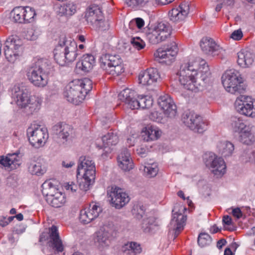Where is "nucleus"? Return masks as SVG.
Instances as JSON below:
<instances>
[{
    "label": "nucleus",
    "instance_id": "obj_42",
    "mask_svg": "<svg viewBox=\"0 0 255 255\" xmlns=\"http://www.w3.org/2000/svg\"><path fill=\"white\" fill-rule=\"evenodd\" d=\"M64 42L60 43L57 45L54 50V57L56 62L59 65H62L64 59H63V46Z\"/></svg>",
    "mask_w": 255,
    "mask_h": 255
},
{
    "label": "nucleus",
    "instance_id": "obj_57",
    "mask_svg": "<svg viewBox=\"0 0 255 255\" xmlns=\"http://www.w3.org/2000/svg\"><path fill=\"white\" fill-rule=\"evenodd\" d=\"M149 118L151 120L157 123L162 122L163 118L162 114L157 111L151 112L149 115Z\"/></svg>",
    "mask_w": 255,
    "mask_h": 255
},
{
    "label": "nucleus",
    "instance_id": "obj_16",
    "mask_svg": "<svg viewBox=\"0 0 255 255\" xmlns=\"http://www.w3.org/2000/svg\"><path fill=\"white\" fill-rule=\"evenodd\" d=\"M159 78V73L157 69L154 68H150L141 71L138 76L139 84L143 86L153 85Z\"/></svg>",
    "mask_w": 255,
    "mask_h": 255
},
{
    "label": "nucleus",
    "instance_id": "obj_26",
    "mask_svg": "<svg viewBox=\"0 0 255 255\" xmlns=\"http://www.w3.org/2000/svg\"><path fill=\"white\" fill-rule=\"evenodd\" d=\"M161 131L158 128L153 125H147L142 131V137L145 141H151L158 139Z\"/></svg>",
    "mask_w": 255,
    "mask_h": 255
},
{
    "label": "nucleus",
    "instance_id": "obj_2",
    "mask_svg": "<svg viewBox=\"0 0 255 255\" xmlns=\"http://www.w3.org/2000/svg\"><path fill=\"white\" fill-rule=\"evenodd\" d=\"M92 88V81L89 78L73 80L66 86L65 98L68 102L78 105L85 99Z\"/></svg>",
    "mask_w": 255,
    "mask_h": 255
},
{
    "label": "nucleus",
    "instance_id": "obj_33",
    "mask_svg": "<svg viewBox=\"0 0 255 255\" xmlns=\"http://www.w3.org/2000/svg\"><path fill=\"white\" fill-rule=\"evenodd\" d=\"M217 149L219 154L226 157L232 155L234 150V145L228 141H220L217 144Z\"/></svg>",
    "mask_w": 255,
    "mask_h": 255
},
{
    "label": "nucleus",
    "instance_id": "obj_4",
    "mask_svg": "<svg viewBox=\"0 0 255 255\" xmlns=\"http://www.w3.org/2000/svg\"><path fill=\"white\" fill-rule=\"evenodd\" d=\"M243 82L240 72L234 69L226 71L222 76V83L225 89L231 94L243 92L246 89Z\"/></svg>",
    "mask_w": 255,
    "mask_h": 255
},
{
    "label": "nucleus",
    "instance_id": "obj_25",
    "mask_svg": "<svg viewBox=\"0 0 255 255\" xmlns=\"http://www.w3.org/2000/svg\"><path fill=\"white\" fill-rule=\"evenodd\" d=\"M173 217L171 221V225L175 227V236L177 237L180 232L183 230L187 220L186 216L181 213H178L175 208L173 210Z\"/></svg>",
    "mask_w": 255,
    "mask_h": 255
},
{
    "label": "nucleus",
    "instance_id": "obj_32",
    "mask_svg": "<svg viewBox=\"0 0 255 255\" xmlns=\"http://www.w3.org/2000/svg\"><path fill=\"white\" fill-rule=\"evenodd\" d=\"M28 170L33 175L40 176L44 174L47 170L45 162L42 159H37L32 161L28 167Z\"/></svg>",
    "mask_w": 255,
    "mask_h": 255
},
{
    "label": "nucleus",
    "instance_id": "obj_20",
    "mask_svg": "<svg viewBox=\"0 0 255 255\" xmlns=\"http://www.w3.org/2000/svg\"><path fill=\"white\" fill-rule=\"evenodd\" d=\"M110 196L113 206L117 209L122 208L129 201L128 194L119 187L112 188Z\"/></svg>",
    "mask_w": 255,
    "mask_h": 255
},
{
    "label": "nucleus",
    "instance_id": "obj_59",
    "mask_svg": "<svg viewBox=\"0 0 255 255\" xmlns=\"http://www.w3.org/2000/svg\"><path fill=\"white\" fill-rule=\"evenodd\" d=\"M136 24L137 27L138 28H142L144 25V21L141 18H136L132 20L129 23V26L131 24Z\"/></svg>",
    "mask_w": 255,
    "mask_h": 255
},
{
    "label": "nucleus",
    "instance_id": "obj_17",
    "mask_svg": "<svg viewBox=\"0 0 255 255\" xmlns=\"http://www.w3.org/2000/svg\"><path fill=\"white\" fill-rule=\"evenodd\" d=\"M158 104L164 114L167 117L172 118L176 116V106L169 95L160 96L158 99Z\"/></svg>",
    "mask_w": 255,
    "mask_h": 255
},
{
    "label": "nucleus",
    "instance_id": "obj_21",
    "mask_svg": "<svg viewBox=\"0 0 255 255\" xmlns=\"http://www.w3.org/2000/svg\"><path fill=\"white\" fill-rule=\"evenodd\" d=\"M200 47L204 53L213 56L218 55L223 51L213 39L209 37H203L201 39Z\"/></svg>",
    "mask_w": 255,
    "mask_h": 255
},
{
    "label": "nucleus",
    "instance_id": "obj_8",
    "mask_svg": "<svg viewBox=\"0 0 255 255\" xmlns=\"http://www.w3.org/2000/svg\"><path fill=\"white\" fill-rule=\"evenodd\" d=\"M41 62L38 61L35 65L27 68L26 75L28 81L34 86L43 88L47 85L48 79Z\"/></svg>",
    "mask_w": 255,
    "mask_h": 255
},
{
    "label": "nucleus",
    "instance_id": "obj_19",
    "mask_svg": "<svg viewBox=\"0 0 255 255\" xmlns=\"http://www.w3.org/2000/svg\"><path fill=\"white\" fill-rule=\"evenodd\" d=\"M48 234L47 240L48 246L55 252H62L63 251V243L57 227L52 225L48 229Z\"/></svg>",
    "mask_w": 255,
    "mask_h": 255
},
{
    "label": "nucleus",
    "instance_id": "obj_63",
    "mask_svg": "<svg viewBox=\"0 0 255 255\" xmlns=\"http://www.w3.org/2000/svg\"><path fill=\"white\" fill-rule=\"evenodd\" d=\"M223 223L226 225H230L232 224V219L229 216H224L223 219Z\"/></svg>",
    "mask_w": 255,
    "mask_h": 255
},
{
    "label": "nucleus",
    "instance_id": "obj_50",
    "mask_svg": "<svg viewBox=\"0 0 255 255\" xmlns=\"http://www.w3.org/2000/svg\"><path fill=\"white\" fill-rule=\"evenodd\" d=\"M150 0H124L125 3L129 7L136 8L147 4Z\"/></svg>",
    "mask_w": 255,
    "mask_h": 255
},
{
    "label": "nucleus",
    "instance_id": "obj_51",
    "mask_svg": "<svg viewBox=\"0 0 255 255\" xmlns=\"http://www.w3.org/2000/svg\"><path fill=\"white\" fill-rule=\"evenodd\" d=\"M158 171V169L156 163L148 164L144 167V171L150 177L155 176Z\"/></svg>",
    "mask_w": 255,
    "mask_h": 255
},
{
    "label": "nucleus",
    "instance_id": "obj_56",
    "mask_svg": "<svg viewBox=\"0 0 255 255\" xmlns=\"http://www.w3.org/2000/svg\"><path fill=\"white\" fill-rule=\"evenodd\" d=\"M129 108L132 110L139 109V102L138 96L137 98L133 97L131 100H129V102L127 104Z\"/></svg>",
    "mask_w": 255,
    "mask_h": 255
},
{
    "label": "nucleus",
    "instance_id": "obj_15",
    "mask_svg": "<svg viewBox=\"0 0 255 255\" xmlns=\"http://www.w3.org/2000/svg\"><path fill=\"white\" fill-rule=\"evenodd\" d=\"M30 97L28 90L23 87H21L16 85L11 89V97L19 107L22 108L27 107Z\"/></svg>",
    "mask_w": 255,
    "mask_h": 255
},
{
    "label": "nucleus",
    "instance_id": "obj_35",
    "mask_svg": "<svg viewBox=\"0 0 255 255\" xmlns=\"http://www.w3.org/2000/svg\"><path fill=\"white\" fill-rule=\"evenodd\" d=\"M103 144L98 145L100 148L110 147V146L116 145L119 142V137L113 132H108L102 137Z\"/></svg>",
    "mask_w": 255,
    "mask_h": 255
},
{
    "label": "nucleus",
    "instance_id": "obj_54",
    "mask_svg": "<svg viewBox=\"0 0 255 255\" xmlns=\"http://www.w3.org/2000/svg\"><path fill=\"white\" fill-rule=\"evenodd\" d=\"M131 43L138 50L144 48L145 46V42L139 37L132 38L131 40Z\"/></svg>",
    "mask_w": 255,
    "mask_h": 255
},
{
    "label": "nucleus",
    "instance_id": "obj_36",
    "mask_svg": "<svg viewBox=\"0 0 255 255\" xmlns=\"http://www.w3.org/2000/svg\"><path fill=\"white\" fill-rule=\"evenodd\" d=\"M162 41L166 40L171 34V28L167 23L160 22L156 27Z\"/></svg>",
    "mask_w": 255,
    "mask_h": 255
},
{
    "label": "nucleus",
    "instance_id": "obj_43",
    "mask_svg": "<svg viewBox=\"0 0 255 255\" xmlns=\"http://www.w3.org/2000/svg\"><path fill=\"white\" fill-rule=\"evenodd\" d=\"M24 23H29L34 20L36 12L34 8L30 6H24Z\"/></svg>",
    "mask_w": 255,
    "mask_h": 255
},
{
    "label": "nucleus",
    "instance_id": "obj_14",
    "mask_svg": "<svg viewBox=\"0 0 255 255\" xmlns=\"http://www.w3.org/2000/svg\"><path fill=\"white\" fill-rule=\"evenodd\" d=\"M177 52V45L175 42H172L170 43V47L165 50L162 48L158 49L154 55L157 60L169 64L174 60Z\"/></svg>",
    "mask_w": 255,
    "mask_h": 255
},
{
    "label": "nucleus",
    "instance_id": "obj_47",
    "mask_svg": "<svg viewBox=\"0 0 255 255\" xmlns=\"http://www.w3.org/2000/svg\"><path fill=\"white\" fill-rule=\"evenodd\" d=\"M240 134V139L243 143L249 145L253 142L254 136L248 129L245 130Z\"/></svg>",
    "mask_w": 255,
    "mask_h": 255
},
{
    "label": "nucleus",
    "instance_id": "obj_30",
    "mask_svg": "<svg viewBox=\"0 0 255 255\" xmlns=\"http://www.w3.org/2000/svg\"><path fill=\"white\" fill-rule=\"evenodd\" d=\"M212 172L217 177H222L226 172V166L224 160L221 157H216L210 164Z\"/></svg>",
    "mask_w": 255,
    "mask_h": 255
},
{
    "label": "nucleus",
    "instance_id": "obj_23",
    "mask_svg": "<svg viewBox=\"0 0 255 255\" xmlns=\"http://www.w3.org/2000/svg\"><path fill=\"white\" fill-rule=\"evenodd\" d=\"M77 45L74 40H65V66L73 63L78 55Z\"/></svg>",
    "mask_w": 255,
    "mask_h": 255
},
{
    "label": "nucleus",
    "instance_id": "obj_12",
    "mask_svg": "<svg viewBox=\"0 0 255 255\" xmlns=\"http://www.w3.org/2000/svg\"><path fill=\"white\" fill-rule=\"evenodd\" d=\"M113 231V227L111 225H104L101 227L95 234V245L100 249L108 247Z\"/></svg>",
    "mask_w": 255,
    "mask_h": 255
},
{
    "label": "nucleus",
    "instance_id": "obj_64",
    "mask_svg": "<svg viewBox=\"0 0 255 255\" xmlns=\"http://www.w3.org/2000/svg\"><path fill=\"white\" fill-rule=\"evenodd\" d=\"M227 241L225 239H220L217 242V247L218 249H220L223 247V246L225 245Z\"/></svg>",
    "mask_w": 255,
    "mask_h": 255
},
{
    "label": "nucleus",
    "instance_id": "obj_24",
    "mask_svg": "<svg viewBox=\"0 0 255 255\" xmlns=\"http://www.w3.org/2000/svg\"><path fill=\"white\" fill-rule=\"evenodd\" d=\"M117 160L119 167L124 171H129L133 168V163L130 154L127 149H123L119 154Z\"/></svg>",
    "mask_w": 255,
    "mask_h": 255
},
{
    "label": "nucleus",
    "instance_id": "obj_29",
    "mask_svg": "<svg viewBox=\"0 0 255 255\" xmlns=\"http://www.w3.org/2000/svg\"><path fill=\"white\" fill-rule=\"evenodd\" d=\"M95 63L94 56L91 54H84L80 61L77 63L76 67L84 72L91 71Z\"/></svg>",
    "mask_w": 255,
    "mask_h": 255
},
{
    "label": "nucleus",
    "instance_id": "obj_31",
    "mask_svg": "<svg viewBox=\"0 0 255 255\" xmlns=\"http://www.w3.org/2000/svg\"><path fill=\"white\" fill-rule=\"evenodd\" d=\"M0 164L8 169L12 170L19 166L20 161L17 155L9 154L6 156L0 157Z\"/></svg>",
    "mask_w": 255,
    "mask_h": 255
},
{
    "label": "nucleus",
    "instance_id": "obj_10",
    "mask_svg": "<svg viewBox=\"0 0 255 255\" xmlns=\"http://www.w3.org/2000/svg\"><path fill=\"white\" fill-rule=\"evenodd\" d=\"M235 107L237 111L242 115L252 117L255 116V104L251 97L240 96L235 101Z\"/></svg>",
    "mask_w": 255,
    "mask_h": 255
},
{
    "label": "nucleus",
    "instance_id": "obj_13",
    "mask_svg": "<svg viewBox=\"0 0 255 255\" xmlns=\"http://www.w3.org/2000/svg\"><path fill=\"white\" fill-rule=\"evenodd\" d=\"M102 211V209L99 204L92 203L80 211L79 221L84 224H89L96 219Z\"/></svg>",
    "mask_w": 255,
    "mask_h": 255
},
{
    "label": "nucleus",
    "instance_id": "obj_22",
    "mask_svg": "<svg viewBox=\"0 0 255 255\" xmlns=\"http://www.w3.org/2000/svg\"><path fill=\"white\" fill-rule=\"evenodd\" d=\"M189 12V5L188 2H184L176 8H172L169 11V16L171 20L176 22L183 20Z\"/></svg>",
    "mask_w": 255,
    "mask_h": 255
},
{
    "label": "nucleus",
    "instance_id": "obj_27",
    "mask_svg": "<svg viewBox=\"0 0 255 255\" xmlns=\"http://www.w3.org/2000/svg\"><path fill=\"white\" fill-rule=\"evenodd\" d=\"M237 63L242 68H247L252 66L254 62V56L251 52L243 49L238 54Z\"/></svg>",
    "mask_w": 255,
    "mask_h": 255
},
{
    "label": "nucleus",
    "instance_id": "obj_7",
    "mask_svg": "<svg viewBox=\"0 0 255 255\" xmlns=\"http://www.w3.org/2000/svg\"><path fill=\"white\" fill-rule=\"evenodd\" d=\"M27 135L30 144L37 148L43 146L49 137L47 129L36 124L28 127Z\"/></svg>",
    "mask_w": 255,
    "mask_h": 255
},
{
    "label": "nucleus",
    "instance_id": "obj_39",
    "mask_svg": "<svg viewBox=\"0 0 255 255\" xmlns=\"http://www.w3.org/2000/svg\"><path fill=\"white\" fill-rule=\"evenodd\" d=\"M53 137L57 142L64 139V126L62 122H59L52 128Z\"/></svg>",
    "mask_w": 255,
    "mask_h": 255
},
{
    "label": "nucleus",
    "instance_id": "obj_41",
    "mask_svg": "<svg viewBox=\"0 0 255 255\" xmlns=\"http://www.w3.org/2000/svg\"><path fill=\"white\" fill-rule=\"evenodd\" d=\"M231 127L234 131L239 133H241L247 129L246 125L245 124L243 121L236 117H234L232 119Z\"/></svg>",
    "mask_w": 255,
    "mask_h": 255
},
{
    "label": "nucleus",
    "instance_id": "obj_5",
    "mask_svg": "<svg viewBox=\"0 0 255 255\" xmlns=\"http://www.w3.org/2000/svg\"><path fill=\"white\" fill-rule=\"evenodd\" d=\"M100 67L106 72L114 76H119L124 71L123 61L119 55L106 54L100 59Z\"/></svg>",
    "mask_w": 255,
    "mask_h": 255
},
{
    "label": "nucleus",
    "instance_id": "obj_18",
    "mask_svg": "<svg viewBox=\"0 0 255 255\" xmlns=\"http://www.w3.org/2000/svg\"><path fill=\"white\" fill-rule=\"evenodd\" d=\"M158 104L164 114L167 117L172 118L176 116V106L169 95L160 96L158 99Z\"/></svg>",
    "mask_w": 255,
    "mask_h": 255
},
{
    "label": "nucleus",
    "instance_id": "obj_1",
    "mask_svg": "<svg viewBox=\"0 0 255 255\" xmlns=\"http://www.w3.org/2000/svg\"><path fill=\"white\" fill-rule=\"evenodd\" d=\"M199 73L201 74L200 80L205 83L210 75L209 66L205 60L192 57L183 61L176 76L184 89L196 92L201 84L197 81Z\"/></svg>",
    "mask_w": 255,
    "mask_h": 255
},
{
    "label": "nucleus",
    "instance_id": "obj_6",
    "mask_svg": "<svg viewBox=\"0 0 255 255\" xmlns=\"http://www.w3.org/2000/svg\"><path fill=\"white\" fill-rule=\"evenodd\" d=\"M87 22L98 30L104 31L109 27V23L106 20L101 7L96 4L90 5L86 9L85 15Z\"/></svg>",
    "mask_w": 255,
    "mask_h": 255
},
{
    "label": "nucleus",
    "instance_id": "obj_11",
    "mask_svg": "<svg viewBox=\"0 0 255 255\" xmlns=\"http://www.w3.org/2000/svg\"><path fill=\"white\" fill-rule=\"evenodd\" d=\"M183 123L195 132L202 133L206 126L202 117L193 111H186L182 115Z\"/></svg>",
    "mask_w": 255,
    "mask_h": 255
},
{
    "label": "nucleus",
    "instance_id": "obj_34",
    "mask_svg": "<svg viewBox=\"0 0 255 255\" xmlns=\"http://www.w3.org/2000/svg\"><path fill=\"white\" fill-rule=\"evenodd\" d=\"M122 252L123 255H135L141 252V248L136 243L130 242L122 247Z\"/></svg>",
    "mask_w": 255,
    "mask_h": 255
},
{
    "label": "nucleus",
    "instance_id": "obj_44",
    "mask_svg": "<svg viewBox=\"0 0 255 255\" xmlns=\"http://www.w3.org/2000/svg\"><path fill=\"white\" fill-rule=\"evenodd\" d=\"M212 241L210 236L207 233H201L198 238V244L201 248L209 245Z\"/></svg>",
    "mask_w": 255,
    "mask_h": 255
},
{
    "label": "nucleus",
    "instance_id": "obj_37",
    "mask_svg": "<svg viewBox=\"0 0 255 255\" xmlns=\"http://www.w3.org/2000/svg\"><path fill=\"white\" fill-rule=\"evenodd\" d=\"M24 6H17L14 7L11 12V16L15 22L24 23Z\"/></svg>",
    "mask_w": 255,
    "mask_h": 255
},
{
    "label": "nucleus",
    "instance_id": "obj_38",
    "mask_svg": "<svg viewBox=\"0 0 255 255\" xmlns=\"http://www.w3.org/2000/svg\"><path fill=\"white\" fill-rule=\"evenodd\" d=\"M42 101L41 97L35 95L31 96L27 107H29L31 112H36L40 109Z\"/></svg>",
    "mask_w": 255,
    "mask_h": 255
},
{
    "label": "nucleus",
    "instance_id": "obj_52",
    "mask_svg": "<svg viewBox=\"0 0 255 255\" xmlns=\"http://www.w3.org/2000/svg\"><path fill=\"white\" fill-rule=\"evenodd\" d=\"M132 213L136 218L140 219L144 215L145 210L142 206L136 205L133 206Z\"/></svg>",
    "mask_w": 255,
    "mask_h": 255
},
{
    "label": "nucleus",
    "instance_id": "obj_28",
    "mask_svg": "<svg viewBox=\"0 0 255 255\" xmlns=\"http://www.w3.org/2000/svg\"><path fill=\"white\" fill-rule=\"evenodd\" d=\"M62 187L56 179H50L45 181L42 185V193L44 196H52L59 191V186Z\"/></svg>",
    "mask_w": 255,
    "mask_h": 255
},
{
    "label": "nucleus",
    "instance_id": "obj_53",
    "mask_svg": "<svg viewBox=\"0 0 255 255\" xmlns=\"http://www.w3.org/2000/svg\"><path fill=\"white\" fill-rule=\"evenodd\" d=\"M65 189L66 190V194H73L78 190V186L73 181H69L65 183Z\"/></svg>",
    "mask_w": 255,
    "mask_h": 255
},
{
    "label": "nucleus",
    "instance_id": "obj_62",
    "mask_svg": "<svg viewBox=\"0 0 255 255\" xmlns=\"http://www.w3.org/2000/svg\"><path fill=\"white\" fill-rule=\"evenodd\" d=\"M218 2H222L224 6L232 7L234 5L235 0H217Z\"/></svg>",
    "mask_w": 255,
    "mask_h": 255
},
{
    "label": "nucleus",
    "instance_id": "obj_58",
    "mask_svg": "<svg viewBox=\"0 0 255 255\" xmlns=\"http://www.w3.org/2000/svg\"><path fill=\"white\" fill-rule=\"evenodd\" d=\"M243 34L241 29L234 31L231 35V38L235 40H240L242 38Z\"/></svg>",
    "mask_w": 255,
    "mask_h": 255
},
{
    "label": "nucleus",
    "instance_id": "obj_55",
    "mask_svg": "<svg viewBox=\"0 0 255 255\" xmlns=\"http://www.w3.org/2000/svg\"><path fill=\"white\" fill-rule=\"evenodd\" d=\"M76 5L73 2H69L65 5V15L71 16L76 12Z\"/></svg>",
    "mask_w": 255,
    "mask_h": 255
},
{
    "label": "nucleus",
    "instance_id": "obj_46",
    "mask_svg": "<svg viewBox=\"0 0 255 255\" xmlns=\"http://www.w3.org/2000/svg\"><path fill=\"white\" fill-rule=\"evenodd\" d=\"M52 196L53 197L51 201L52 206L55 208H58L63 205L64 195H62L61 191L57 192Z\"/></svg>",
    "mask_w": 255,
    "mask_h": 255
},
{
    "label": "nucleus",
    "instance_id": "obj_45",
    "mask_svg": "<svg viewBox=\"0 0 255 255\" xmlns=\"http://www.w3.org/2000/svg\"><path fill=\"white\" fill-rule=\"evenodd\" d=\"M139 107L142 109L148 108L153 104V100L148 96H138Z\"/></svg>",
    "mask_w": 255,
    "mask_h": 255
},
{
    "label": "nucleus",
    "instance_id": "obj_49",
    "mask_svg": "<svg viewBox=\"0 0 255 255\" xmlns=\"http://www.w3.org/2000/svg\"><path fill=\"white\" fill-rule=\"evenodd\" d=\"M155 223V219L153 217L144 218L142 221L141 228L144 232L148 233L150 231L151 226Z\"/></svg>",
    "mask_w": 255,
    "mask_h": 255
},
{
    "label": "nucleus",
    "instance_id": "obj_9",
    "mask_svg": "<svg viewBox=\"0 0 255 255\" xmlns=\"http://www.w3.org/2000/svg\"><path fill=\"white\" fill-rule=\"evenodd\" d=\"M4 53L6 59L10 63H14L20 59L23 53V47L19 40H16L11 36L5 41Z\"/></svg>",
    "mask_w": 255,
    "mask_h": 255
},
{
    "label": "nucleus",
    "instance_id": "obj_40",
    "mask_svg": "<svg viewBox=\"0 0 255 255\" xmlns=\"http://www.w3.org/2000/svg\"><path fill=\"white\" fill-rule=\"evenodd\" d=\"M135 96L136 92L135 91L131 89L126 88L120 93L118 98L121 101L127 104L130 100Z\"/></svg>",
    "mask_w": 255,
    "mask_h": 255
},
{
    "label": "nucleus",
    "instance_id": "obj_3",
    "mask_svg": "<svg viewBox=\"0 0 255 255\" xmlns=\"http://www.w3.org/2000/svg\"><path fill=\"white\" fill-rule=\"evenodd\" d=\"M79 179V188L83 191L89 190L95 181L96 167L94 162L89 157L81 156L77 169V177Z\"/></svg>",
    "mask_w": 255,
    "mask_h": 255
},
{
    "label": "nucleus",
    "instance_id": "obj_48",
    "mask_svg": "<svg viewBox=\"0 0 255 255\" xmlns=\"http://www.w3.org/2000/svg\"><path fill=\"white\" fill-rule=\"evenodd\" d=\"M158 31L155 28L147 34V38L150 43L156 44L162 41L158 33Z\"/></svg>",
    "mask_w": 255,
    "mask_h": 255
},
{
    "label": "nucleus",
    "instance_id": "obj_60",
    "mask_svg": "<svg viewBox=\"0 0 255 255\" xmlns=\"http://www.w3.org/2000/svg\"><path fill=\"white\" fill-rule=\"evenodd\" d=\"M54 9L59 16H62L64 15V6L59 3H56L54 5Z\"/></svg>",
    "mask_w": 255,
    "mask_h": 255
},
{
    "label": "nucleus",
    "instance_id": "obj_61",
    "mask_svg": "<svg viewBox=\"0 0 255 255\" xmlns=\"http://www.w3.org/2000/svg\"><path fill=\"white\" fill-rule=\"evenodd\" d=\"M232 214L233 216L237 219H240L243 216V213L239 208L233 209L232 210Z\"/></svg>",
    "mask_w": 255,
    "mask_h": 255
}]
</instances>
